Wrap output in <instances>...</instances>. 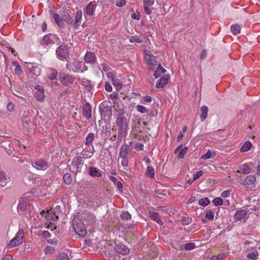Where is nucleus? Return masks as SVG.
Returning <instances> with one entry per match:
<instances>
[{"label":"nucleus","instance_id":"nucleus-1","mask_svg":"<svg viewBox=\"0 0 260 260\" xmlns=\"http://www.w3.org/2000/svg\"><path fill=\"white\" fill-rule=\"evenodd\" d=\"M116 123L118 126V138L125 137L127 132V121L123 109L118 111Z\"/></svg>","mask_w":260,"mask_h":260},{"label":"nucleus","instance_id":"nucleus-2","mask_svg":"<svg viewBox=\"0 0 260 260\" xmlns=\"http://www.w3.org/2000/svg\"><path fill=\"white\" fill-rule=\"evenodd\" d=\"M73 226L75 232L79 236L84 237L87 234L85 224L80 220L75 219L73 221Z\"/></svg>","mask_w":260,"mask_h":260},{"label":"nucleus","instance_id":"nucleus-3","mask_svg":"<svg viewBox=\"0 0 260 260\" xmlns=\"http://www.w3.org/2000/svg\"><path fill=\"white\" fill-rule=\"evenodd\" d=\"M57 57L61 60H64L69 57V47L67 44H62L56 49Z\"/></svg>","mask_w":260,"mask_h":260},{"label":"nucleus","instance_id":"nucleus-4","mask_svg":"<svg viewBox=\"0 0 260 260\" xmlns=\"http://www.w3.org/2000/svg\"><path fill=\"white\" fill-rule=\"evenodd\" d=\"M24 233L23 230L19 229L15 237L10 241L8 248H11L21 244L23 242Z\"/></svg>","mask_w":260,"mask_h":260},{"label":"nucleus","instance_id":"nucleus-5","mask_svg":"<svg viewBox=\"0 0 260 260\" xmlns=\"http://www.w3.org/2000/svg\"><path fill=\"white\" fill-rule=\"evenodd\" d=\"M31 166L38 170H46L48 167V163L43 159H37L32 163Z\"/></svg>","mask_w":260,"mask_h":260},{"label":"nucleus","instance_id":"nucleus-6","mask_svg":"<svg viewBox=\"0 0 260 260\" xmlns=\"http://www.w3.org/2000/svg\"><path fill=\"white\" fill-rule=\"evenodd\" d=\"M74 67L73 72L77 73H83L88 70V67L84 62L79 60H75L73 63Z\"/></svg>","mask_w":260,"mask_h":260},{"label":"nucleus","instance_id":"nucleus-7","mask_svg":"<svg viewBox=\"0 0 260 260\" xmlns=\"http://www.w3.org/2000/svg\"><path fill=\"white\" fill-rule=\"evenodd\" d=\"M243 185L248 188H252L256 186V178L253 175L247 176L244 180Z\"/></svg>","mask_w":260,"mask_h":260},{"label":"nucleus","instance_id":"nucleus-8","mask_svg":"<svg viewBox=\"0 0 260 260\" xmlns=\"http://www.w3.org/2000/svg\"><path fill=\"white\" fill-rule=\"evenodd\" d=\"M132 148L131 145H127V143L123 144L120 148L119 157L121 158H126L128 153L132 151Z\"/></svg>","mask_w":260,"mask_h":260},{"label":"nucleus","instance_id":"nucleus-9","mask_svg":"<svg viewBox=\"0 0 260 260\" xmlns=\"http://www.w3.org/2000/svg\"><path fill=\"white\" fill-rule=\"evenodd\" d=\"M54 43V36L51 34L45 35L41 41V44L44 47L50 46Z\"/></svg>","mask_w":260,"mask_h":260},{"label":"nucleus","instance_id":"nucleus-10","mask_svg":"<svg viewBox=\"0 0 260 260\" xmlns=\"http://www.w3.org/2000/svg\"><path fill=\"white\" fill-rule=\"evenodd\" d=\"M84 59L86 63L93 65L96 61V57L94 53L86 52L84 56Z\"/></svg>","mask_w":260,"mask_h":260},{"label":"nucleus","instance_id":"nucleus-11","mask_svg":"<svg viewBox=\"0 0 260 260\" xmlns=\"http://www.w3.org/2000/svg\"><path fill=\"white\" fill-rule=\"evenodd\" d=\"M28 204L27 199L25 198H21L17 206V210L20 214H23L27 208Z\"/></svg>","mask_w":260,"mask_h":260},{"label":"nucleus","instance_id":"nucleus-12","mask_svg":"<svg viewBox=\"0 0 260 260\" xmlns=\"http://www.w3.org/2000/svg\"><path fill=\"white\" fill-rule=\"evenodd\" d=\"M83 158L81 156H77L75 157L72 161V165H73L76 169V172H81V166L83 165Z\"/></svg>","mask_w":260,"mask_h":260},{"label":"nucleus","instance_id":"nucleus-13","mask_svg":"<svg viewBox=\"0 0 260 260\" xmlns=\"http://www.w3.org/2000/svg\"><path fill=\"white\" fill-rule=\"evenodd\" d=\"M59 214V211L58 210L57 211H55L53 210L52 211L51 210L47 212L45 218L48 220H53V221H56L57 219L58 218Z\"/></svg>","mask_w":260,"mask_h":260},{"label":"nucleus","instance_id":"nucleus-14","mask_svg":"<svg viewBox=\"0 0 260 260\" xmlns=\"http://www.w3.org/2000/svg\"><path fill=\"white\" fill-rule=\"evenodd\" d=\"M115 250L118 253L122 255H126L129 252V249L125 245L122 244H118L115 246Z\"/></svg>","mask_w":260,"mask_h":260},{"label":"nucleus","instance_id":"nucleus-15","mask_svg":"<svg viewBox=\"0 0 260 260\" xmlns=\"http://www.w3.org/2000/svg\"><path fill=\"white\" fill-rule=\"evenodd\" d=\"M143 3L145 13L147 15H150L152 11L150 7L154 4V0H143Z\"/></svg>","mask_w":260,"mask_h":260},{"label":"nucleus","instance_id":"nucleus-16","mask_svg":"<svg viewBox=\"0 0 260 260\" xmlns=\"http://www.w3.org/2000/svg\"><path fill=\"white\" fill-rule=\"evenodd\" d=\"M247 211L246 210L241 209L238 210L234 215V218L236 220H241L247 218Z\"/></svg>","mask_w":260,"mask_h":260},{"label":"nucleus","instance_id":"nucleus-17","mask_svg":"<svg viewBox=\"0 0 260 260\" xmlns=\"http://www.w3.org/2000/svg\"><path fill=\"white\" fill-rule=\"evenodd\" d=\"M83 115L87 119L91 117V107L89 103H86L83 105Z\"/></svg>","mask_w":260,"mask_h":260},{"label":"nucleus","instance_id":"nucleus-18","mask_svg":"<svg viewBox=\"0 0 260 260\" xmlns=\"http://www.w3.org/2000/svg\"><path fill=\"white\" fill-rule=\"evenodd\" d=\"M96 4L95 1L90 2L86 7L85 12L86 14L92 16L94 14Z\"/></svg>","mask_w":260,"mask_h":260},{"label":"nucleus","instance_id":"nucleus-19","mask_svg":"<svg viewBox=\"0 0 260 260\" xmlns=\"http://www.w3.org/2000/svg\"><path fill=\"white\" fill-rule=\"evenodd\" d=\"M60 80L62 84L67 86L74 82V78L71 75H66L64 77H60Z\"/></svg>","mask_w":260,"mask_h":260},{"label":"nucleus","instance_id":"nucleus-20","mask_svg":"<svg viewBox=\"0 0 260 260\" xmlns=\"http://www.w3.org/2000/svg\"><path fill=\"white\" fill-rule=\"evenodd\" d=\"M10 178L4 171L0 172V185L2 186L6 185L7 183L10 181Z\"/></svg>","mask_w":260,"mask_h":260},{"label":"nucleus","instance_id":"nucleus-21","mask_svg":"<svg viewBox=\"0 0 260 260\" xmlns=\"http://www.w3.org/2000/svg\"><path fill=\"white\" fill-rule=\"evenodd\" d=\"M51 17L54 19L55 23L59 27H62L64 25L61 16H60L56 13H52L51 14Z\"/></svg>","mask_w":260,"mask_h":260},{"label":"nucleus","instance_id":"nucleus-22","mask_svg":"<svg viewBox=\"0 0 260 260\" xmlns=\"http://www.w3.org/2000/svg\"><path fill=\"white\" fill-rule=\"evenodd\" d=\"M182 145H180L178 147H177L175 150V153H178V158H183L184 155L187 152V151L188 150L187 147H185L183 148L182 149Z\"/></svg>","mask_w":260,"mask_h":260},{"label":"nucleus","instance_id":"nucleus-23","mask_svg":"<svg viewBox=\"0 0 260 260\" xmlns=\"http://www.w3.org/2000/svg\"><path fill=\"white\" fill-rule=\"evenodd\" d=\"M89 175L93 177H101L102 176L100 171L94 167H89Z\"/></svg>","mask_w":260,"mask_h":260},{"label":"nucleus","instance_id":"nucleus-24","mask_svg":"<svg viewBox=\"0 0 260 260\" xmlns=\"http://www.w3.org/2000/svg\"><path fill=\"white\" fill-rule=\"evenodd\" d=\"M57 71L56 70L52 68H48L47 69V75L49 79H55L57 77Z\"/></svg>","mask_w":260,"mask_h":260},{"label":"nucleus","instance_id":"nucleus-25","mask_svg":"<svg viewBox=\"0 0 260 260\" xmlns=\"http://www.w3.org/2000/svg\"><path fill=\"white\" fill-rule=\"evenodd\" d=\"M169 79V76L161 77L157 81L156 84V87L160 88L165 86L168 83Z\"/></svg>","mask_w":260,"mask_h":260},{"label":"nucleus","instance_id":"nucleus-26","mask_svg":"<svg viewBox=\"0 0 260 260\" xmlns=\"http://www.w3.org/2000/svg\"><path fill=\"white\" fill-rule=\"evenodd\" d=\"M82 17V11H79L76 15L75 22L74 23V26L75 29H77L78 27V26L81 24Z\"/></svg>","mask_w":260,"mask_h":260},{"label":"nucleus","instance_id":"nucleus-27","mask_svg":"<svg viewBox=\"0 0 260 260\" xmlns=\"http://www.w3.org/2000/svg\"><path fill=\"white\" fill-rule=\"evenodd\" d=\"M150 217L152 220L156 221L158 224L162 225L163 224V222L160 219V216L157 212L154 211L150 212Z\"/></svg>","mask_w":260,"mask_h":260},{"label":"nucleus","instance_id":"nucleus-28","mask_svg":"<svg viewBox=\"0 0 260 260\" xmlns=\"http://www.w3.org/2000/svg\"><path fill=\"white\" fill-rule=\"evenodd\" d=\"M80 83L88 91H90L91 89L92 84L90 80L83 78L80 80Z\"/></svg>","mask_w":260,"mask_h":260},{"label":"nucleus","instance_id":"nucleus-29","mask_svg":"<svg viewBox=\"0 0 260 260\" xmlns=\"http://www.w3.org/2000/svg\"><path fill=\"white\" fill-rule=\"evenodd\" d=\"M201 111L202 112L200 115L201 120V121H204L207 118L208 108L206 106H203L201 108Z\"/></svg>","mask_w":260,"mask_h":260},{"label":"nucleus","instance_id":"nucleus-30","mask_svg":"<svg viewBox=\"0 0 260 260\" xmlns=\"http://www.w3.org/2000/svg\"><path fill=\"white\" fill-rule=\"evenodd\" d=\"M62 21H64L68 24H72L73 22L72 18L70 16L69 14L67 12H63L61 14Z\"/></svg>","mask_w":260,"mask_h":260},{"label":"nucleus","instance_id":"nucleus-31","mask_svg":"<svg viewBox=\"0 0 260 260\" xmlns=\"http://www.w3.org/2000/svg\"><path fill=\"white\" fill-rule=\"evenodd\" d=\"M145 175L150 178H154L155 176L154 169L152 166H148L147 167Z\"/></svg>","mask_w":260,"mask_h":260},{"label":"nucleus","instance_id":"nucleus-32","mask_svg":"<svg viewBox=\"0 0 260 260\" xmlns=\"http://www.w3.org/2000/svg\"><path fill=\"white\" fill-rule=\"evenodd\" d=\"M156 57L153 55L146 54L145 59L149 65L153 66L155 63Z\"/></svg>","mask_w":260,"mask_h":260},{"label":"nucleus","instance_id":"nucleus-33","mask_svg":"<svg viewBox=\"0 0 260 260\" xmlns=\"http://www.w3.org/2000/svg\"><path fill=\"white\" fill-rule=\"evenodd\" d=\"M94 139V134L92 133H89L86 137V140L85 142V145L87 146H89L90 144H91Z\"/></svg>","mask_w":260,"mask_h":260},{"label":"nucleus","instance_id":"nucleus-34","mask_svg":"<svg viewBox=\"0 0 260 260\" xmlns=\"http://www.w3.org/2000/svg\"><path fill=\"white\" fill-rule=\"evenodd\" d=\"M231 29L234 35H237L240 32L241 27L239 24H235L231 26Z\"/></svg>","mask_w":260,"mask_h":260},{"label":"nucleus","instance_id":"nucleus-35","mask_svg":"<svg viewBox=\"0 0 260 260\" xmlns=\"http://www.w3.org/2000/svg\"><path fill=\"white\" fill-rule=\"evenodd\" d=\"M252 147V144L249 141L245 142L241 147L240 150L241 152H246L250 149Z\"/></svg>","mask_w":260,"mask_h":260},{"label":"nucleus","instance_id":"nucleus-36","mask_svg":"<svg viewBox=\"0 0 260 260\" xmlns=\"http://www.w3.org/2000/svg\"><path fill=\"white\" fill-rule=\"evenodd\" d=\"M63 179L65 183L68 185L71 184L73 182L71 174L69 173H66L63 176Z\"/></svg>","mask_w":260,"mask_h":260},{"label":"nucleus","instance_id":"nucleus-37","mask_svg":"<svg viewBox=\"0 0 260 260\" xmlns=\"http://www.w3.org/2000/svg\"><path fill=\"white\" fill-rule=\"evenodd\" d=\"M113 85L116 87L117 89L120 90L122 88V84L121 83L119 79L117 77L113 78L112 81Z\"/></svg>","mask_w":260,"mask_h":260},{"label":"nucleus","instance_id":"nucleus-38","mask_svg":"<svg viewBox=\"0 0 260 260\" xmlns=\"http://www.w3.org/2000/svg\"><path fill=\"white\" fill-rule=\"evenodd\" d=\"M246 256L252 260H256L257 259L258 256V251L256 250H255L253 252L248 253Z\"/></svg>","mask_w":260,"mask_h":260},{"label":"nucleus","instance_id":"nucleus-39","mask_svg":"<svg viewBox=\"0 0 260 260\" xmlns=\"http://www.w3.org/2000/svg\"><path fill=\"white\" fill-rule=\"evenodd\" d=\"M242 172L244 174H249L251 172V168L246 164L242 165L240 167Z\"/></svg>","mask_w":260,"mask_h":260},{"label":"nucleus","instance_id":"nucleus-40","mask_svg":"<svg viewBox=\"0 0 260 260\" xmlns=\"http://www.w3.org/2000/svg\"><path fill=\"white\" fill-rule=\"evenodd\" d=\"M210 200L208 198H204L199 201V204L202 206H207L210 204Z\"/></svg>","mask_w":260,"mask_h":260},{"label":"nucleus","instance_id":"nucleus-41","mask_svg":"<svg viewBox=\"0 0 260 260\" xmlns=\"http://www.w3.org/2000/svg\"><path fill=\"white\" fill-rule=\"evenodd\" d=\"M214 217V213L212 210L211 209L207 211L205 214V218L210 220V221H212V220H213Z\"/></svg>","mask_w":260,"mask_h":260},{"label":"nucleus","instance_id":"nucleus-42","mask_svg":"<svg viewBox=\"0 0 260 260\" xmlns=\"http://www.w3.org/2000/svg\"><path fill=\"white\" fill-rule=\"evenodd\" d=\"M192 221L191 218L188 217V216H182L181 219V223L183 225H188L190 224Z\"/></svg>","mask_w":260,"mask_h":260},{"label":"nucleus","instance_id":"nucleus-43","mask_svg":"<svg viewBox=\"0 0 260 260\" xmlns=\"http://www.w3.org/2000/svg\"><path fill=\"white\" fill-rule=\"evenodd\" d=\"M45 95L44 92H36L35 98L37 101L42 102L44 100Z\"/></svg>","mask_w":260,"mask_h":260},{"label":"nucleus","instance_id":"nucleus-44","mask_svg":"<svg viewBox=\"0 0 260 260\" xmlns=\"http://www.w3.org/2000/svg\"><path fill=\"white\" fill-rule=\"evenodd\" d=\"M14 66H15V72L17 75H20L22 73V69L20 65L17 61H13L12 63Z\"/></svg>","mask_w":260,"mask_h":260},{"label":"nucleus","instance_id":"nucleus-45","mask_svg":"<svg viewBox=\"0 0 260 260\" xmlns=\"http://www.w3.org/2000/svg\"><path fill=\"white\" fill-rule=\"evenodd\" d=\"M121 159L122 160L121 161V165L123 166L124 169L126 171H129V169L128 168V160L127 158Z\"/></svg>","mask_w":260,"mask_h":260},{"label":"nucleus","instance_id":"nucleus-46","mask_svg":"<svg viewBox=\"0 0 260 260\" xmlns=\"http://www.w3.org/2000/svg\"><path fill=\"white\" fill-rule=\"evenodd\" d=\"M57 260H70L68 254L64 252L60 253L57 257Z\"/></svg>","mask_w":260,"mask_h":260},{"label":"nucleus","instance_id":"nucleus-47","mask_svg":"<svg viewBox=\"0 0 260 260\" xmlns=\"http://www.w3.org/2000/svg\"><path fill=\"white\" fill-rule=\"evenodd\" d=\"M129 42L131 43H141L143 42V40L140 39L138 36H133L130 38Z\"/></svg>","mask_w":260,"mask_h":260},{"label":"nucleus","instance_id":"nucleus-48","mask_svg":"<svg viewBox=\"0 0 260 260\" xmlns=\"http://www.w3.org/2000/svg\"><path fill=\"white\" fill-rule=\"evenodd\" d=\"M31 183L34 184L39 185L41 184V180L39 176H34H34H32Z\"/></svg>","mask_w":260,"mask_h":260},{"label":"nucleus","instance_id":"nucleus-49","mask_svg":"<svg viewBox=\"0 0 260 260\" xmlns=\"http://www.w3.org/2000/svg\"><path fill=\"white\" fill-rule=\"evenodd\" d=\"M225 254H220L217 255L212 256L210 260H223L226 257Z\"/></svg>","mask_w":260,"mask_h":260},{"label":"nucleus","instance_id":"nucleus-50","mask_svg":"<svg viewBox=\"0 0 260 260\" xmlns=\"http://www.w3.org/2000/svg\"><path fill=\"white\" fill-rule=\"evenodd\" d=\"M215 206L221 205L223 204V201L221 198H216L212 201Z\"/></svg>","mask_w":260,"mask_h":260},{"label":"nucleus","instance_id":"nucleus-51","mask_svg":"<svg viewBox=\"0 0 260 260\" xmlns=\"http://www.w3.org/2000/svg\"><path fill=\"white\" fill-rule=\"evenodd\" d=\"M136 109L138 112L141 113H145L148 111L146 107L140 105H138L136 106Z\"/></svg>","mask_w":260,"mask_h":260},{"label":"nucleus","instance_id":"nucleus-52","mask_svg":"<svg viewBox=\"0 0 260 260\" xmlns=\"http://www.w3.org/2000/svg\"><path fill=\"white\" fill-rule=\"evenodd\" d=\"M87 218L89 222V224H91L95 222V216L92 214H88Z\"/></svg>","mask_w":260,"mask_h":260},{"label":"nucleus","instance_id":"nucleus-53","mask_svg":"<svg viewBox=\"0 0 260 260\" xmlns=\"http://www.w3.org/2000/svg\"><path fill=\"white\" fill-rule=\"evenodd\" d=\"M195 248V244L192 242L186 243L184 245V248L186 250H190Z\"/></svg>","mask_w":260,"mask_h":260},{"label":"nucleus","instance_id":"nucleus-54","mask_svg":"<svg viewBox=\"0 0 260 260\" xmlns=\"http://www.w3.org/2000/svg\"><path fill=\"white\" fill-rule=\"evenodd\" d=\"M121 217L123 219L129 220L131 218V215L127 212H123L120 215Z\"/></svg>","mask_w":260,"mask_h":260},{"label":"nucleus","instance_id":"nucleus-55","mask_svg":"<svg viewBox=\"0 0 260 260\" xmlns=\"http://www.w3.org/2000/svg\"><path fill=\"white\" fill-rule=\"evenodd\" d=\"M212 157V152L210 150H208L207 152L202 155L201 158L203 159H207Z\"/></svg>","mask_w":260,"mask_h":260},{"label":"nucleus","instance_id":"nucleus-56","mask_svg":"<svg viewBox=\"0 0 260 260\" xmlns=\"http://www.w3.org/2000/svg\"><path fill=\"white\" fill-rule=\"evenodd\" d=\"M152 98L149 95H146L144 97L143 101L142 103L144 104H146L147 103H150L152 101Z\"/></svg>","mask_w":260,"mask_h":260},{"label":"nucleus","instance_id":"nucleus-57","mask_svg":"<svg viewBox=\"0 0 260 260\" xmlns=\"http://www.w3.org/2000/svg\"><path fill=\"white\" fill-rule=\"evenodd\" d=\"M203 174V172L202 171H200L193 174V181H195L198 178H199Z\"/></svg>","mask_w":260,"mask_h":260},{"label":"nucleus","instance_id":"nucleus-58","mask_svg":"<svg viewBox=\"0 0 260 260\" xmlns=\"http://www.w3.org/2000/svg\"><path fill=\"white\" fill-rule=\"evenodd\" d=\"M230 193H231V190H226L223 191L221 193V197L223 198H226L230 197Z\"/></svg>","mask_w":260,"mask_h":260},{"label":"nucleus","instance_id":"nucleus-59","mask_svg":"<svg viewBox=\"0 0 260 260\" xmlns=\"http://www.w3.org/2000/svg\"><path fill=\"white\" fill-rule=\"evenodd\" d=\"M102 70L105 72H108L110 70V68L106 63H103L101 64Z\"/></svg>","mask_w":260,"mask_h":260},{"label":"nucleus","instance_id":"nucleus-60","mask_svg":"<svg viewBox=\"0 0 260 260\" xmlns=\"http://www.w3.org/2000/svg\"><path fill=\"white\" fill-rule=\"evenodd\" d=\"M126 3L125 0H118L116 2V6L118 7H122Z\"/></svg>","mask_w":260,"mask_h":260},{"label":"nucleus","instance_id":"nucleus-61","mask_svg":"<svg viewBox=\"0 0 260 260\" xmlns=\"http://www.w3.org/2000/svg\"><path fill=\"white\" fill-rule=\"evenodd\" d=\"M35 89L37 91L36 92H44L43 87L40 85L35 86Z\"/></svg>","mask_w":260,"mask_h":260},{"label":"nucleus","instance_id":"nucleus-62","mask_svg":"<svg viewBox=\"0 0 260 260\" xmlns=\"http://www.w3.org/2000/svg\"><path fill=\"white\" fill-rule=\"evenodd\" d=\"M42 235L43 238H47L51 236L50 233L47 231H44L42 233Z\"/></svg>","mask_w":260,"mask_h":260},{"label":"nucleus","instance_id":"nucleus-63","mask_svg":"<svg viewBox=\"0 0 260 260\" xmlns=\"http://www.w3.org/2000/svg\"><path fill=\"white\" fill-rule=\"evenodd\" d=\"M7 108H8V110L10 111H12L14 108V105L13 103H9L8 105H7Z\"/></svg>","mask_w":260,"mask_h":260},{"label":"nucleus","instance_id":"nucleus-64","mask_svg":"<svg viewBox=\"0 0 260 260\" xmlns=\"http://www.w3.org/2000/svg\"><path fill=\"white\" fill-rule=\"evenodd\" d=\"M105 89L107 91H109V92H111L112 90V86H111L110 84H108V83H106L105 84Z\"/></svg>","mask_w":260,"mask_h":260}]
</instances>
